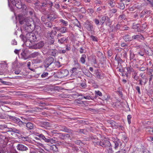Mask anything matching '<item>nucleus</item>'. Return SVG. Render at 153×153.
Wrapping results in <instances>:
<instances>
[{
  "label": "nucleus",
  "mask_w": 153,
  "mask_h": 153,
  "mask_svg": "<svg viewBox=\"0 0 153 153\" xmlns=\"http://www.w3.org/2000/svg\"><path fill=\"white\" fill-rule=\"evenodd\" d=\"M18 17L19 23L24 25L23 27L24 31L29 33L34 30L35 27V24L32 18L26 17L22 14H19Z\"/></svg>",
  "instance_id": "f257e3e1"
},
{
  "label": "nucleus",
  "mask_w": 153,
  "mask_h": 153,
  "mask_svg": "<svg viewBox=\"0 0 153 153\" xmlns=\"http://www.w3.org/2000/svg\"><path fill=\"white\" fill-rule=\"evenodd\" d=\"M48 14L42 16L41 20L46 27L51 28L53 26L52 22H56L58 17L55 10L53 9H48Z\"/></svg>",
  "instance_id": "f03ea898"
},
{
  "label": "nucleus",
  "mask_w": 153,
  "mask_h": 153,
  "mask_svg": "<svg viewBox=\"0 0 153 153\" xmlns=\"http://www.w3.org/2000/svg\"><path fill=\"white\" fill-rule=\"evenodd\" d=\"M38 36V35L36 36L35 33L32 32L27 33L25 36L21 34L20 37L24 42L28 41L32 42L36 41Z\"/></svg>",
  "instance_id": "7ed1b4c3"
},
{
  "label": "nucleus",
  "mask_w": 153,
  "mask_h": 153,
  "mask_svg": "<svg viewBox=\"0 0 153 153\" xmlns=\"http://www.w3.org/2000/svg\"><path fill=\"white\" fill-rule=\"evenodd\" d=\"M38 136L40 138L41 140H43L46 143H50L52 144L55 143L56 141L55 140V138H51L47 137L45 136L43 134H39Z\"/></svg>",
  "instance_id": "20e7f679"
},
{
  "label": "nucleus",
  "mask_w": 153,
  "mask_h": 153,
  "mask_svg": "<svg viewBox=\"0 0 153 153\" xmlns=\"http://www.w3.org/2000/svg\"><path fill=\"white\" fill-rule=\"evenodd\" d=\"M9 118L10 120L14 123L17 124L20 127L22 126L23 125H24V123L25 122H23L19 118L11 116H9Z\"/></svg>",
  "instance_id": "39448f33"
},
{
  "label": "nucleus",
  "mask_w": 153,
  "mask_h": 153,
  "mask_svg": "<svg viewBox=\"0 0 153 153\" xmlns=\"http://www.w3.org/2000/svg\"><path fill=\"white\" fill-rule=\"evenodd\" d=\"M97 146L102 147L103 148H108L111 146V143L108 140H102L97 143Z\"/></svg>",
  "instance_id": "423d86ee"
},
{
  "label": "nucleus",
  "mask_w": 153,
  "mask_h": 153,
  "mask_svg": "<svg viewBox=\"0 0 153 153\" xmlns=\"http://www.w3.org/2000/svg\"><path fill=\"white\" fill-rule=\"evenodd\" d=\"M40 7H48L49 9H52L53 5V3L50 0H45L42 3Z\"/></svg>",
  "instance_id": "0eeeda50"
},
{
  "label": "nucleus",
  "mask_w": 153,
  "mask_h": 153,
  "mask_svg": "<svg viewBox=\"0 0 153 153\" xmlns=\"http://www.w3.org/2000/svg\"><path fill=\"white\" fill-rule=\"evenodd\" d=\"M150 123L151 122L149 121L145 122L144 123V128L147 133L152 134H153V127L149 126Z\"/></svg>",
  "instance_id": "6e6552de"
},
{
  "label": "nucleus",
  "mask_w": 153,
  "mask_h": 153,
  "mask_svg": "<svg viewBox=\"0 0 153 153\" xmlns=\"http://www.w3.org/2000/svg\"><path fill=\"white\" fill-rule=\"evenodd\" d=\"M112 139L113 142L114 144V149L116 150L118 148L120 145L121 146L122 145V143L120 140L117 137L116 138H112Z\"/></svg>",
  "instance_id": "1a4fd4ad"
},
{
  "label": "nucleus",
  "mask_w": 153,
  "mask_h": 153,
  "mask_svg": "<svg viewBox=\"0 0 153 153\" xmlns=\"http://www.w3.org/2000/svg\"><path fill=\"white\" fill-rule=\"evenodd\" d=\"M54 58L50 56L47 58L45 62V67L48 68L54 62Z\"/></svg>",
  "instance_id": "9d476101"
},
{
  "label": "nucleus",
  "mask_w": 153,
  "mask_h": 153,
  "mask_svg": "<svg viewBox=\"0 0 153 153\" xmlns=\"http://www.w3.org/2000/svg\"><path fill=\"white\" fill-rule=\"evenodd\" d=\"M116 28L117 30H128L129 27L126 25H123L121 24L118 23L116 25Z\"/></svg>",
  "instance_id": "9b49d317"
},
{
  "label": "nucleus",
  "mask_w": 153,
  "mask_h": 153,
  "mask_svg": "<svg viewBox=\"0 0 153 153\" xmlns=\"http://www.w3.org/2000/svg\"><path fill=\"white\" fill-rule=\"evenodd\" d=\"M55 28L57 31H59L60 32L64 33L68 32V28L65 27H55Z\"/></svg>",
  "instance_id": "f8f14e48"
},
{
  "label": "nucleus",
  "mask_w": 153,
  "mask_h": 153,
  "mask_svg": "<svg viewBox=\"0 0 153 153\" xmlns=\"http://www.w3.org/2000/svg\"><path fill=\"white\" fill-rule=\"evenodd\" d=\"M44 45V42L42 41L36 43L32 46V48L35 49H40L42 48Z\"/></svg>",
  "instance_id": "ddd939ff"
},
{
  "label": "nucleus",
  "mask_w": 153,
  "mask_h": 153,
  "mask_svg": "<svg viewBox=\"0 0 153 153\" xmlns=\"http://www.w3.org/2000/svg\"><path fill=\"white\" fill-rule=\"evenodd\" d=\"M60 130L61 131H62L66 132L72 133L73 132V130L72 129L67 128L66 126H60L59 127Z\"/></svg>",
  "instance_id": "4468645a"
},
{
  "label": "nucleus",
  "mask_w": 153,
  "mask_h": 153,
  "mask_svg": "<svg viewBox=\"0 0 153 153\" xmlns=\"http://www.w3.org/2000/svg\"><path fill=\"white\" fill-rule=\"evenodd\" d=\"M85 26L86 29L89 31H92L93 30L92 24L88 21H87L85 23Z\"/></svg>",
  "instance_id": "2eb2a0df"
},
{
  "label": "nucleus",
  "mask_w": 153,
  "mask_h": 153,
  "mask_svg": "<svg viewBox=\"0 0 153 153\" xmlns=\"http://www.w3.org/2000/svg\"><path fill=\"white\" fill-rule=\"evenodd\" d=\"M17 149L19 151H26L28 149V148L24 145L19 144L16 146Z\"/></svg>",
  "instance_id": "dca6fc26"
},
{
  "label": "nucleus",
  "mask_w": 153,
  "mask_h": 153,
  "mask_svg": "<svg viewBox=\"0 0 153 153\" xmlns=\"http://www.w3.org/2000/svg\"><path fill=\"white\" fill-rule=\"evenodd\" d=\"M9 131H12L14 133H17L19 134L20 135H22V132L19 129H17L14 127L10 128H8Z\"/></svg>",
  "instance_id": "f3484780"
},
{
  "label": "nucleus",
  "mask_w": 153,
  "mask_h": 153,
  "mask_svg": "<svg viewBox=\"0 0 153 153\" xmlns=\"http://www.w3.org/2000/svg\"><path fill=\"white\" fill-rule=\"evenodd\" d=\"M9 138H6V139H1L0 140V147H2L3 148H4L6 146Z\"/></svg>",
  "instance_id": "a211bd4d"
},
{
  "label": "nucleus",
  "mask_w": 153,
  "mask_h": 153,
  "mask_svg": "<svg viewBox=\"0 0 153 153\" xmlns=\"http://www.w3.org/2000/svg\"><path fill=\"white\" fill-rule=\"evenodd\" d=\"M144 38L141 34H139L137 35H134L132 36V40H137L140 41V40H143Z\"/></svg>",
  "instance_id": "6ab92c4d"
},
{
  "label": "nucleus",
  "mask_w": 153,
  "mask_h": 153,
  "mask_svg": "<svg viewBox=\"0 0 153 153\" xmlns=\"http://www.w3.org/2000/svg\"><path fill=\"white\" fill-rule=\"evenodd\" d=\"M13 4L18 9H20L22 8V4L20 0H14Z\"/></svg>",
  "instance_id": "aec40b11"
},
{
  "label": "nucleus",
  "mask_w": 153,
  "mask_h": 153,
  "mask_svg": "<svg viewBox=\"0 0 153 153\" xmlns=\"http://www.w3.org/2000/svg\"><path fill=\"white\" fill-rule=\"evenodd\" d=\"M69 72L66 69L62 70L59 72V74L60 76L61 77H64L66 76L68 74Z\"/></svg>",
  "instance_id": "412c9836"
},
{
  "label": "nucleus",
  "mask_w": 153,
  "mask_h": 153,
  "mask_svg": "<svg viewBox=\"0 0 153 153\" xmlns=\"http://www.w3.org/2000/svg\"><path fill=\"white\" fill-rule=\"evenodd\" d=\"M67 37L65 36L63 37L58 39V42L60 44H64L65 42H67L68 41Z\"/></svg>",
  "instance_id": "4be33fe9"
},
{
  "label": "nucleus",
  "mask_w": 153,
  "mask_h": 153,
  "mask_svg": "<svg viewBox=\"0 0 153 153\" xmlns=\"http://www.w3.org/2000/svg\"><path fill=\"white\" fill-rule=\"evenodd\" d=\"M91 141L95 146L97 145V143L100 141L98 140V138L95 136H92Z\"/></svg>",
  "instance_id": "5701e85b"
},
{
  "label": "nucleus",
  "mask_w": 153,
  "mask_h": 153,
  "mask_svg": "<svg viewBox=\"0 0 153 153\" xmlns=\"http://www.w3.org/2000/svg\"><path fill=\"white\" fill-rule=\"evenodd\" d=\"M22 58L25 60L27 59L30 58V55L28 56L26 51H23L21 53Z\"/></svg>",
  "instance_id": "b1692460"
},
{
  "label": "nucleus",
  "mask_w": 153,
  "mask_h": 153,
  "mask_svg": "<svg viewBox=\"0 0 153 153\" xmlns=\"http://www.w3.org/2000/svg\"><path fill=\"white\" fill-rule=\"evenodd\" d=\"M26 125V127L28 130H32L34 128V124L31 122H28L27 123L25 122V123H24V125Z\"/></svg>",
  "instance_id": "393cba45"
},
{
  "label": "nucleus",
  "mask_w": 153,
  "mask_h": 153,
  "mask_svg": "<svg viewBox=\"0 0 153 153\" xmlns=\"http://www.w3.org/2000/svg\"><path fill=\"white\" fill-rule=\"evenodd\" d=\"M76 132L79 134H83L85 135L87 134V131L85 129H78L76 131Z\"/></svg>",
  "instance_id": "a878e982"
},
{
  "label": "nucleus",
  "mask_w": 153,
  "mask_h": 153,
  "mask_svg": "<svg viewBox=\"0 0 153 153\" xmlns=\"http://www.w3.org/2000/svg\"><path fill=\"white\" fill-rule=\"evenodd\" d=\"M7 134L6 132L1 131L0 132V140L1 139H6V138H9L7 137H6L5 134Z\"/></svg>",
  "instance_id": "bb28decb"
},
{
  "label": "nucleus",
  "mask_w": 153,
  "mask_h": 153,
  "mask_svg": "<svg viewBox=\"0 0 153 153\" xmlns=\"http://www.w3.org/2000/svg\"><path fill=\"white\" fill-rule=\"evenodd\" d=\"M123 38L126 42L131 41L132 40V36L131 38L130 35L128 34L124 36Z\"/></svg>",
  "instance_id": "cd10ccee"
},
{
  "label": "nucleus",
  "mask_w": 153,
  "mask_h": 153,
  "mask_svg": "<svg viewBox=\"0 0 153 153\" xmlns=\"http://www.w3.org/2000/svg\"><path fill=\"white\" fill-rule=\"evenodd\" d=\"M18 138L24 141H28L29 142V141H30L29 138L27 137H24L22 135H17Z\"/></svg>",
  "instance_id": "c85d7f7f"
},
{
  "label": "nucleus",
  "mask_w": 153,
  "mask_h": 153,
  "mask_svg": "<svg viewBox=\"0 0 153 153\" xmlns=\"http://www.w3.org/2000/svg\"><path fill=\"white\" fill-rule=\"evenodd\" d=\"M40 54L39 52H36L30 54V58H34L38 56H40Z\"/></svg>",
  "instance_id": "c756f323"
},
{
  "label": "nucleus",
  "mask_w": 153,
  "mask_h": 153,
  "mask_svg": "<svg viewBox=\"0 0 153 153\" xmlns=\"http://www.w3.org/2000/svg\"><path fill=\"white\" fill-rule=\"evenodd\" d=\"M135 24V23H134L133 24L132 28L133 29L137 30L138 32H140L139 27H140V24Z\"/></svg>",
  "instance_id": "7c9ffc66"
},
{
  "label": "nucleus",
  "mask_w": 153,
  "mask_h": 153,
  "mask_svg": "<svg viewBox=\"0 0 153 153\" xmlns=\"http://www.w3.org/2000/svg\"><path fill=\"white\" fill-rule=\"evenodd\" d=\"M107 16H103L100 20V24L101 25H103L104 22L107 20Z\"/></svg>",
  "instance_id": "2f4dec72"
},
{
  "label": "nucleus",
  "mask_w": 153,
  "mask_h": 153,
  "mask_svg": "<svg viewBox=\"0 0 153 153\" xmlns=\"http://www.w3.org/2000/svg\"><path fill=\"white\" fill-rule=\"evenodd\" d=\"M107 20L105 22V25L106 26H109L112 24V21L110 19V18L108 16L107 17Z\"/></svg>",
  "instance_id": "473e14b6"
},
{
  "label": "nucleus",
  "mask_w": 153,
  "mask_h": 153,
  "mask_svg": "<svg viewBox=\"0 0 153 153\" xmlns=\"http://www.w3.org/2000/svg\"><path fill=\"white\" fill-rule=\"evenodd\" d=\"M86 58V57L85 55L83 54L82 55L80 59V61L82 64L85 63Z\"/></svg>",
  "instance_id": "72a5a7b5"
},
{
  "label": "nucleus",
  "mask_w": 153,
  "mask_h": 153,
  "mask_svg": "<svg viewBox=\"0 0 153 153\" xmlns=\"http://www.w3.org/2000/svg\"><path fill=\"white\" fill-rule=\"evenodd\" d=\"M110 27V32H113L116 31H117V29L116 28V25L115 26L114 25H111L109 26Z\"/></svg>",
  "instance_id": "f704fd0d"
},
{
  "label": "nucleus",
  "mask_w": 153,
  "mask_h": 153,
  "mask_svg": "<svg viewBox=\"0 0 153 153\" xmlns=\"http://www.w3.org/2000/svg\"><path fill=\"white\" fill-rule=\"evenodd\" d=\"M147 27V25L146 23H144L142 25H140V32L143 31Z\"/></svg>",
  "instance_id": "c9c22d12"
},
{
  "label": "nucleus",
  "mask_w": 153,
  "mask_h": 153,
  "mask_svg": "<svg viewBox=\"0 0 153 153\" xmlns=\"http://www.w3.org/2000/svg\"><path fill=\"white\" fill-rule=\"evenodd\" d=\"M23 12L25 14H27L28 12V10L27 9L26 5L25 4L22 5V8Z\"/></svg>",
  "instance_id": "e433bc0d"
},
{
  "label": "nucleus",
  "mask_w": 153,
  "mask_h": 153,
  "mask_svg": "<svg viewBox=\"0 0 153 153\" xmlns=\"http://www.w3.org/2000/svg\"><path fill=\"white\" fill-rule=\"evenodd\" d=\"M59 139L62 140L65 139V134L59 133H57L56 135Z\"/></svg>",
  "instance_id": "4c0bfd02"
},
{
  "label": "nucleus",
  "mask_w": 153,
  "mask_h": 153,
  "mask_svg": "<svg viewBox=\"0 0 153 153\" xmlns=\"http://www.w3.org/2000/svg\"><path fill=\"white\" fill-rule=\"evenodd\" d=\"M50 53L51 55L55 56L56 54V49L51 50L50 51Z\"/></svg>",
  "instance_id": "58836bf2"
},
{
  "label": "nucleus",
  "mask_w": 153,
  "mask_h": 153,
  "mask_svg": "<svg viewBox=\"0 0 153 153\" xmlns=\"http://www.w3.org/2000/svg\"><path fill=\"white\" fill-rule=\"evenodd\" d=\"M41 61V60L38 58H36L35 59H33L32 60V62L33 64H37L40 63Z\"/></svg>",
  "instance_id": "ea45409f"
},
{
  "label": "nucleus",
  "mask_w": 153,
  "mask_h": 153,
  "mask_svg": "<svg viewBox=\"0 0 153 153\" xmlns=\"http://www.w3.org/2000/svg\"><path fill=\"white\" fill-rule=\"evenodd\" d=\"M115 59L118 62L121 63L123 62V60L120 58L118 54H117L115 57Z\"/></svg>",
  "instance_id": "a19ab883"
},
{
  "label": "nucleus",
  "mask_w": 153,
  "mask_h": 153,
  "mask_svg": "<svg viewBox=\"0 0 153 153\" xmlns=\"http://www.w3.org/2000/svg\"><path fill=\"white\" fill-rule=\"evenodd\" d=\"M59 22L62 23V25L63 26H66L68 25V22L62 19H60Z\"/></svg>",
  "instance_id": "79ce46f5"
},
{
  "label": "nucleus",
  "mask_w": 153,
  "mask_h": 153,
  "mask_svg": "<svg viewBox=\"0 0 153 153\" xmlns=\"http://www.w3.org/2000/svg\"><path fill=\"white\" fill-rule=\"evenodd\" d=\"M95 74L96 76V77L97 78L99 79L101 78L102 77V76L101 75L100 73L99 72V71L97 70L95 71Z\"/></svg>",
  "instance_id": "37998d69"
},
{
  "label": "nucleus",
  "mask_w": 153,
  "mask_h": 153,
  "mask_svg": "<svg viewBox=\"0 0 153 153\" xmlns=\"http://www.w3.org/2000/svg\"><path fill=\"white\" fill-rule=\"evenodd\" d=\"M108 148L106 149V152L108 153H114V151L112 148L111 145Z\"/></svg>",
  "instance_id": "c03bdc74"
},
{
  "label": "nucleus",
  "mask_w": 153,
  "mask_h": 153,
  "mask_svg": "<svg viewBox=\"0 0 153 153\" xmlns=\"http://www.w3.org/2000/svg\"><path fill=\"white\" fill-rule=\"evenodd\" d=\"M74 67L78 68L79 69L80 68V64L77 61H74Z\"/></svg>",
  "instance_id": "a18cd8bd"
},
{
  "label": "nucleus",
  "mask_w": 153,
  "mask_h": 153,
  "mask_svg": "<svg viewBox=\"0 0 153 153\" xmlns=\"http://www.w3.org/2000/svg\"><path fill=\"white\" fill-rule=\"evenodd\" d=\"M49 39H50V41L49 42L50 44H53L54 42V39L53 36H52V37H49Z\"/></svg>",
  "instance_id": "49530a36"
},
{
  "label": "nucleus",
  "mask_w": 153,
  "mask_h": 153,
  "mask_svg": "<svg viewBox=\"0 0 153 153\" xmlns=\"http://www.w3.org/2000/svg\"><path fill=\"white\" fill-rule=\"evenodd\" d=\"M95 95L96 96H101L102 95V93L99 91H95Z\"/></svg>",
  "instance_id": "de8ad7c7"
},
{
  "label": "nucleus",
  "mask_w": 153,
  "mask_h": 153,
  "mask_svg": "<svg viewBox=\"0 0 153 153\" xmlns=\"http://www.w3.org/2000/svg\"><path fill=\"white\" fill-rule=\"evenodd\" d=\"M76 22H75V25L76 26L78 27H79V28H81V25L79 23V22L77 19H76Z\"/></svg>",
  "instance_id": "09e8293b"
},
{
  "label": "nucleus",
  "mask_w": 153,
  "mask_h": 153,
  "mask_svg": "<svg viewBox=\"0 0 153 153\" xmlns=\"http://www.w3.org/2000/svg\"><path fill=\"white\" fill-rule=\"evenodd\" d=\"M119 19H121L125 20L126 18L125 14L122 13V14L119 17Z\"/></svg>",
  "instance_id": "8fccbe9b"
},
{
  "label": "nucleus",
  "mask_w": 153,
  "mask_h": 153,
  "mask_svg": "<svg viewBox=\"0 0 153 153\" xmlns=\"http://www.w3.org/2000/svg\"><path fill=\"white\" fill-rule=\"evenodd\" d=\"M54 31L53 30H52L51 31H48L47 33V36L48 39H49L50 37H52V36H52V35L53 34V32Z\"/></svg>",
  "instance_id": "3c124183"
},
{
  "label": "nucleus",
  "mask_w": 153,
  "mask_h": 153,
  "mask_svg": "<svg viewBox=\"0 0 153 153\" xmlns=\"http://www.w3.org/2000/svg\"><path fill=\"white\" fill-rule=\"evenodd\" d=\"M48 73L47 72H43L42 74L41 75V77L44 78H46L48 77Z\"/></svg>",
  "instance_id": "603ef678"
},
{
  "label": "nucleus",
  "mask_w": 153,
  "mask_h": 153,
  "mask_svg": "<svg viewBox=\"0 0 153 153\" xmlns=\"http://www.w3.org/2000/svg\"><path fill=\"white\" fill-rule=\"evenodd\" d=\"M108 4H109L110 6L112 7H113L115 6L114 4V2H113V1L112 0H110L109 2H108Z\"/></svg>",
  "instance_id": "864d4df0"
},
{
  "label": "nucleus",
  "mask_w": 153,
  "mask_h": 153,
  "mask_svg": "<svg viewBox=\"0 0 153 153\" xmlns=\"http://www.w3.org/2000/svg\"><path fill=\"white\" fill-rule=\"evenodd\" d=\"M131 117L132 116L131 115H128L127 116V120L129 124H130L131 123Z\"/></svg>",
  "instance_id": "5fc2aeb1"
},
{
  "label": "nucleus",
  "mask_w": 153,
  "mask_h": 153,
  "mask_svg": "<svg viewBox=\"0 0 153 153\" xmlns=\"http://www.w3.org/2000/svg\"><path fill=\"white\" fill-rule=\"evenodd\" d=\"M85 75L89 77H92V74L89 71L85 73Z\"/></svg>",
  "instance_id": "6e6d98bb"
},
{
  "label": "nucleus",
  "mask_w": 153,
  "mask_h": 153,
  "mask_svg": "<svg viewBox=\"0 0 153 153\" xmlns=\"http://www.w3.org/2000/svg\"><path fill=\"white\" fill-rule=\"evenodd\" d=\"M54 64L57 67V68H59L61 66L60 63V62L59 61L55 62L54 63Z\"/></svg>",
  "instance_id": "4d7b16f0"
},
{
  "label": "nucleus",
  "mask_w": 153,
  "mask_h": 153,
  "mask_svg": "<svg viewBox=\"0 0 153 153\" xmlns=\"http://www.w3.org/2000/svg\"><path fill=\"white\" fill-rule=\"evenodd\" d=\"M80 86L83 88H85L87 87V85L86 84L85 82H83L80 84Z\"/></svg>",
  "instance_id": "13d9d810"
},
{
  "label": "nucleus",
  "mask_w": 153,
  "mask_h": 153,
  "mask_svg": "<svg viewBox=\"0 0 153 153\" xmlns=\"http://www.w3.org/2000/svg\"><path fill=\"white\" fill-rule=\"evenodd\" d=\"M81 96H82L84 98L87 100H90L91 99V97L89 95H87L86 96H84L82 95H81Z\"/></svg>",
  "instance_id": "bf43d9fd"
},
{
  "label": "nucleus",
  "mask_w": 153,
  "mask_h": 153,
  "mask_svg": "<svg viewBox=\"0 0 153 153\" xmlns=\"http://www.w3.org/2000/svg\"><path fill=\"white\" fill-rule=\"evenodd\" d=\"M90 38L92 39V40L94 41H97V38L96 36H91Z\"/></svg>",
  "instance_id": "052dcab7"
},
{
  "label": "nucleus",
  "mask_w": 153,
  "mask_h": 153,
  "mask_svg": "<svg viewBox=\"0 0 153 153\" xmlns=\"http://www.w3.org/2000/svg\"><path fill=\"white\" fill-rule=\"evenodd\" d=\"M108 123H109L112 126H116V125H115L116 123L113 120L109 121Z\"/></svg>",
  "instance_id": "680f3d73"
},
{
  "label": "nucleus",
  "mask_w": 153,
  "mask_h": 153,
  "mask_svg": "<svg viewBox=\"0 0 153 153\" xmlns=\"http://www.w3.org/2000/svg\"><path fill=\"white\" fill-rule=\"evenodd\" d=\"M126 151L125 149H121L120 150L116 152L115 153H126Z\"/></svg>",
  "instance_id": "e2e57ef3"
},
{
  "label": "nucleus",
  "mask_w": 153,
  "mask_h": 153,
  "mask_svg": "<svg viewBox=\"0 0 153 153\" xmlns=\"http://www.w3.org/2000/svg\"><path fill=\"white\" fill-rule=\"evenodd\" d=\"M70 45H65V50L66 51H69L71 49V48L70 47Z\"/></svg>",
  "instance_id": "0e129e2a"
},
{
  "label": "nucleus",
  "mask_w": 153,
  "mask_h": 153,
  "mask_svg": "<svg viewBox=\"0 0 153 153\" xmlns=\"http://www.w3.org/2000/svg\"><path fill=\"white\" fill-rule=\"evenodd\" d=\"M29 11V14L30 15V16H32V15L34 13V10L33 9H29V10L28 11Z\"/></svg>",
  "instance_id": "69168bd1"
},
{
  "label": "nucleus",
  "mask_w": 153,
  "mask_h": 153,
  "mask_svg": "<svg viewBox=\"0 0 153 153\" xmlns=\"http://www.w3.org/2000/svg\"><path fill=\"white\" fill-rule=\"evenodd\" d=\"M94 21L97 25H99L100 21L98 19H95L94 20Z\"/></svg>",
  "instance_id": "338daca9"
},
{
  "label": "nucleus",
  "mask_w": 153,
  "mask_h": 153,
  "mask_svg": "<svg viewBox=\"0 0 153 153\" xmlns=\"http://www.w3.org/2000/svg\"><path fill=\"white\" fill-rule=\"evenodd\" d=\"M124 4H121L119 5L118 7L121 9H123L124 8Z\"/></svg>",
  "instance_id": "774afa93"
}]
</instances>
